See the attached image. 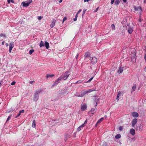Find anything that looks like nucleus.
<instances>
[{
    "label": "nucleus",
    "mask_w": 146,
    "mask_h": 146,
    "mask_svg": "<svg viewBox=\"0 0 146 146\" xmlns=\"http://www.w3.org/2000/svg\"><path fill=\"white\" fill-rule=\"evenodd\" d=\"M62 79H63V78L62 77H59L57 80H56L55 81L54 83L53 84L52 87H54L57 85L59 82V81Z\"/></svg>",
    "instance_id": "obj_1"
},
{
    "label": "nucleus",
    "mask_w": 146,
    "mask_h": 146,
    "mask_svg": "<svg viewBox=\"0 0 146 146\" xmlns=\"http://www.w3.org/2000/svg\"><path fill=\"white\" fill-rule=\"evenodd\" d=\"M32 2V0H29L27 1V2H23L22 4L23 6L26 7L28 6L29 4L31 3Z\"/></svg>",
    "instance_id": "obj_2"
},
{
    "label": "nucleus",
    "mask_w": 146,
    "mask_h": 146,
    "mask_svg": "<svg viewBox=\"0 0 146 146\" xmlns=\"http://www.w3.org/2000/svg\"><path fill=\"white\" fill-rule=\"evenodd\" d=\"M56 21V20L54 19H53L52 20L51 22V24L50 25V27L51 28H53L54 26Z\"/></svg>",
    "instance_id": "obj_3"
},
{
    "label": "nucleus",
    "mask_w": 146,
    "mask_h": 146,
    "mask_svg": "<svg viewBox=\"0 0 146 146\" xmlns=\"http://www.w3.org/2000/svg\"><path fill=\"white\" fill-rule=\"evenodd\" d=\"M87 108V106L86 104H82L81 108V110L82 111H84L85 110H86V109Z\"/></svg>",
    "instance_id": "obj_4"
},
{
    "label": "nucleus",
    "mask_w": 146,
    "mask_h": 146,
    "mask_svg": "<svg viewBox=\"0 0 146 146\" xmlns=\"http://www.w3.org/2000/svg\"><path fill=\"white\" fill-rule=\"evenodd\" d=\"M14 46V45L13 43H11L9 44V51L10 53H11L12 48Z\"/></svg>",
    "instance_id": "obj_5"
},
{
    "label": "nucleus",
    "mask_w": 146,
    "mask_h": 146,
    "mask_svg": "<svg viewBox=\"0 0 146 146\" xmlns=\"http://www.w3.org/2000/svg\"><path fill=\"white\" fill-rule=\"evenodd\" d=\"M97 58L95 57H93L92 58V59L91 60V62L92 64H94L97 62Z\"/></svg>",
    "instance_id": "obj_6"
},
{
    "label": "nucleus",
    "mask_w": 146,
    "mask_h": 146,
    "mask_svg": "<svg viewBox=\"0 0 146 146\" xmlns=\"http://www.w3.org/2000/svg\"><path fill=\"white\" fill-rule=\"evenodd\" d=\"M137 119L135 118L133 119L132 121V125L133 127H134L135 124L137 123Z\"/></svg>",
    "instance_id": "obj_7"
},
{
    "label": "nucleus",
    "mask_w": 146,
    "mask_h": 146,
    "mask_svg": "<svg viewBox=\"0 0 146 146\" xmlns=\"http://www.w3.org/2000/svg\"><path fill=\"white\" fill-rule=\"evenodd\" d=\"M122 34H124L125 33V31H126L127 30V27L126 26H123V27L122 28Z\"/></svg>",
    "instance_id": "obj_8"
},
{
    "label": "nucleus",
    "mask_w": 146,
    "mask_h": 146,
    "mask_svg": "<svg viewBox=\"0 0 146 146\" xmlns=\"http://www.w3.org/2000/svg\"><path fill=\"white\" fill-rule=\"evenodd\" d=\"M39 98V96L38 94H34V97L33 98V100L35 102L37 101Z\"/></svg>",
    "instance_id": "obj_9"
},
{
    "label": "nucleus",
    "mask_w": 146,
    "mask_h": 146,
    "mask_svg": "<svg viewBox=\"0 0 146 146\" xmlns=\"http://www.w3.org/2000/svg\"><path fill=\"white\" fill-rule=\"evenodd\" d=\"M132 115L134 117H138L139 114L136 112H133L132 113Z\"/></svg>",
    "instance_id": "obj_10"
},
{
    "label": "nucleus",
    "mask_w": 146,
    "mask_h": 146,
    "mask_svg": "<svg viewBox=\"0 0 146 146\" xmlns=\"http://www.w3.org/2000/svg\"><path fill=\"white\" fill-rule=\"evenodd\" d=\"M130 132L133 135H134L135 134V130L134 129L132 128L130 130Z\"/></svg>",
    "instance_id": "obj_11"
},
{
    "label": "nucleus",
    "mask_w": 146,
    "mask_h": 146,
    "mask_svg": "<svg viewBox=\"0 0 146 146\" xmlns=\"http://www.w3.org/2000/svg\"><path fill=\"white\" fill-rule=\"evenodd\" d=\"M123 67H120L118 70V72L119 73H122L123 71Z\"/></svg>",
    "instance_id": "obj_12"
},
{
    "label": "nucleus",
    "mask_w": 146,
    "mask_h": 146,
    "mask_svg": "<svg viewBox=\"0 0 146 146\" xmlns=\"http://www.w3.org/2000/svg\"><path fill=\"white\" fill-rule=\"evenodd\" d=\"M44 45L46 49H48L49 48V44L48 42L47 41H46L45 42Z\"/></svg>",
    "instance_id": "obj_13"
},
{
    "label": "nucleus",
    "mask_w": 146,
    "mask_h": 146,
    "mask_svg": "<svg viewBox=\"0 0 146 146\" xmlns=\"http://www.w3.org/2000/svg\"><path fill=\"white\" fill-rule=\"evenodd\" d=\"M128 31L129 34H131L133 31V29L132 28L129 27L128 29Z\"/></svg>",
    "instance_id": "obj_14"
},
{
    "label": "nucleus",
    "mask_w": 146,
    "mask_h": 146,
    "mask_svg": "<svg viewBox=\"0 0 146 146\" xmlns=\"http://www.w3.org/2000/svg\"><path fill=\"white\" fill-rule=\"evenodd\" d=\"M121 94V93L120 92H119L118 94L117 95V97L116 98V99L117 100V101L119 100V97L120 96Z\"/></svg>",
    "instance_id": "obj_15"
},
{
    "label": "nucleus",
    "mask_w": 146,
    "mask_h": 146,
    "mask_svg": "<svg viewBox=\"0 0 146 146\" xmlns=\"http://www.w3.org/2000/svg\"><path fill=\"white\" fill-rule=\"evenodd\" d=\"M65 76H64V78H65L66 77V78L65 79H66V78L68 77L69 76V75L70 74V72L69 71L66 72H65Z\"/></svg>",
    "instance_id": "obj_16"
},
{
    "label": "nucleus",
    "mask_w": 146,
    "mask_h": 146,
    "mask_svg": "<svg viewBox=\"0 0 146 146\" xmlns=\"http://www.w3.org/2000/svg\"><path fill=\"white\" fill-rule=\"evenodd\" d=\"M104 119L103 117L101 118L97 122V123L96 125V126H97L98 124L100 123L102 121H103Z\"/></svg>",
    "instance_id": "obj_17"
},
{
    "label": "nucleus",
    "mask_w": 146,
    "mask_h": 146,
    "mask_svg": "<svg viewBox=\"0 0 146 146\" xmlns=\"http://www.w3.org/2000/svg\"><path fill=\"white\" fill-rule=\"evenodd\" d=\"M40 47H41L44 46V43L42 41H41L40 44L39 45Z\"/></svg>",
    "instance_id": "obj_18"
},
{
    "label": "nucleus",
    "mask_w": 146,
    "mask_h": 146,
    "mask_svg": "<svg viewBox=\"0 0 146 146\" xmlns=\"http://www.w3.org/2000/svg\"><path fill=\"white\" fill-rule=\"evenodd\" d=\"M94 91V90H91V89H90L88 90H87L85 91L84 92L85 94H86L87 93L90 92L92 91Z\"/></svg>",
    "instance_id": "obj_19"
},
{
    "label": "nucleus",
    "mask_w": 146,
    "mask_h": 146,
    "mask_svg": "<svg viewBox=\"0 0 146 146\" xmlns=\"http://www.w3.org/2000/svg\"><path fill=\"white\" fill-rule=\"evenodd\" d=\"M84 56L86 58L89 57L90 56V54L89 52H86Z\"/></svg>",
    "instance_id": "obj_20"
},
{
    "label": "nucleus",
    "mask_w": 146,
    "mask_h": 146,
    "mask_svg": "<svg viewBox=\"0 0 146 146\" xmlns=\"http://www.w3.org/2000/svg\"><path fill=\"white\" fill-rule=\"evenodd\" d=\"M32 126L33 128H35L36 127V122L35 120L33 121Z\"/></svg>",
    "instance_id": "obj_21"
},
{
    "label": "nucleus",
    "mask_w": 146,
    "mask_h": 146,
    "mask_svg": "<svg viewBox=\"0 0 146 146\" xmlns=\"http://www.w3.org/2000/svg\"><path fill=\"white\" fill-rule=\"evenodd\" d=\"M42 90L41 89H39L37 90H36V92H35V94H38L42 92Z\"/></svg>",
    "instance_id": "obj_22"
},
{
    "label": "nucleus",
    "mask_w": 146,
    "mask_h": 146,
    "mask_svg": "<svg viewBox=\"0 0 146 146\" xmlns=\"http://www.w3.org/2000/svg\"><path fill=\"white\" fill-rule=\"evenodd\" d=\"M121 137V135L119 134L116 135L115 136V137L116 139L119 138Z\"/></svg>",
    "instance_id": "obj_23"
},
{
    "label": "nucleus",
    "mask_w": 146,
    "mask_h": 146,
    "mask_svg": "<svg viewBox=\"0 0 146 146\" xmlns=\"http://www.w3.org/2000/svg\"><path fill=\"white\" fill-rule=\"evenodd\" d=\"M54 76V74L50 75V74H47L46 76V78H48L49 77H53Z\"/></svg>",
    "instance_id": "obj_24"
},
{
    "label": "nucleus",
    "mask_w": 146,
    "mask_h": 146,
    "mask_svg": "<svg viewBox=\"0 0 146 146\" xmlns=\"http://www.w3.org/2000/svg\"><path fill=\"white\" fill-rule=\"evenodd\" d=\"M136 86L135 85H133V86L132 89V92H133L135 90L136 88Z\"/></svg>",
    "instance_id": "obj_25"
},
{
    "label": "nucleus",
    "mask_w": 146,
    "mask_h": 146,
    "mask_svg": "<svg viewBox=\"0 0 146 146\" xmlns=\"http://www.w3.org/2000/svg\"><path fill=\"white\" fill-rule=\"evenodd\" d=\"M120 0H115V3L116 5H118L120 3Z\"/></svg>",
    "instance_id": "obj_26"
},
{
    "label": "nucleus",
    "mask_w": 146,
    "mask_h": 146,
    "mask_svg": "<svg viewBox=\"0 0 146 146\" xmlns=\"http://www.w3.org/2000/svg\"><path fill=\"white\" fill-rule=\"evenodd\" d=\"M101 145L102 146H106L107 145V144L106 142H103L101 143Z\"/></svg>",
    "instance_id": "obj_27"
},
{
    "label": "nucleus",
    "mask_w": 146,
    "mask_h": 146,
    "mask_svg": "<svg viewBox=\"0 0 146 146\" xmlns=\"http://www.w3.org/2000/svg\"><path fill=\"white\" fill-rule=\"evenodd\" d=\"M34 50L33 49H32L30 50L29 51V54H31L33 52H34Z\"/></svg>",
    "instance_id": "obj_28"
},
{
    "label": "nucleus",
    "mask_w": 146,
    "mask_h": 146,
    "mask_svg": "<svg viewBox=\"0 0 146 146\" xmlns=\"http://www.w3.org/2000/svg\"><path fill=\"white\" fill-rule=\"evenodd\" d=\"M111 27L113 30H115V26L114 24H112L111 25Z\"/></svg>",
    "instance_id": "obj_29"
},
{
    "label": "nucleus",
    "mask_w": 146,
    "mask_h": 146,
    "mask_svg": "<svg viewBox=\"0 0 146 146\" xmlns=\"http://www.w3.org/2000/svg\"><path fill=\"white\" fill-rule=\"evenodd\" d=\"M7 1L8 3H9L10 2L12 3H14V1L13 0H7Z\"/></svg>",
    "instance_id": "obj_30"
},
{
    "label": "nucleus",
    "mask_w": 146,
    "mask_h": 146,
    "mask_svg": "<svg viewBox=\"0 0 146 146\" xmlns=\"http://www.w3.org/2000/svg\"><path fill=\"white\" fill-rule=\"evenodd\" d=\"M93 77L91 78L88 80L86 82L88 83L90 82L93 79Z\"/></svg>",
    "instance_id": "obj_31"
},
{
    "label": "nucleus",
    "mask_w": 146,
    "mask_h": 146,
    "mask_svg": "<svg viewBox=\"0 0 146 146\" xmlns=\"http://www.w3.org/2000/svg\"><path fill=\"white\" fill-rule=\"evenodd\" d=\"M99 100V99H96V98H95V99L94 100V101L95 102H96V106L97 105V102Z\"/></svg>",
    "instance_id": "obj_32"
},
{
    "label": "nucleus",
    "mask_w": 146,
    "mask_h": 146,
    "mask_svg": "<svg viewBox=\"0 0 146 146\" xmlns=\"http://www.w3.org/2000/svg\"><path fill=\"white\" fill-rule=\"evenodd\" d=\"M123 129V127H122V126H120V127H119V130H120V131H122V129Z\"/></svg>",
    "instance_id": "obj_33"
},
{
    "label": "nucleus",
    "mask_w": 146,
    "mask_h": 146,
    "mask_svg": "<svg viewBox=\"0 0 146 146\" xmlns=\"http://www.w3.org/2000/svg\"><path fill=\"white\" fill-rule=\"evenodd\" d=\"M2 36H3V37H5L6 36H5V35L3 34H1L0 35V37H2Z\"/></svg>",
    "instance_id": "obj_34"
},
{
    "label": "nucleus",
    "mask_w": 146,
    "mask_h": 146,
    "mask_svg": "<svg viewBox=\"0 0 146 146\" xmlns=\"http://www.w3.org/2000/svg\"><path fill=\"white\" fill-rule=\"evenodd\" d=\"M16 83V82L14 81H13V82H12L11 84V85H14Z\"/></svg>",
    "instance_id": "obj_35"
},
{
    "label": "nucleus",
    "mask_w": 146,
    "mask_h": 146,
    "mask_svg": "<svg viewBox=\"0 0 146 146\" xmlns=\"http://www.w3.org/2000/svg\"><path fill=\"white\" fill-rule=\"evenodd\" d=\"M24 112V110H20L19 111V113L21 114V113H23Z\"/></svg>",
    "instance_id": "obj_36"
},
{
    "label": "nucleus",
    "mask_w": 146,
    "mask_h": 146,
    "mask_svg": "<svg viewBox=\"0 0 146 146\" xmlns=\"http://www.w3.org/2000/svg\"><path fill=\"white\" fill-rule=\"evenodd\" d=\"M82 82V81L81 80H79L78 81H77L76 83V84H78V83H81Z\"/></svg>",
    "instance_id": "obj_37"
},
{
    "label": "nucleus",
    "mask_w": 146,
    "mask_h": 146,
    "mask_svg": "<svg viewBox=\"0 0 146 146\" xmlns=\"http://www.w3.org/2000/svg\"><path fill=\"white\" fill-rule=\"evenodd\" d=\"M11 117V115H10V116H8V117L7 119L6 120V122H7L9 120V119Z\"/></svg>",
    "instance_id": "obj_38"
},
{
    "label": "nucleus",
    "mask_w": 146,
    "mask_h": 146,
    "mask_svg": "<svg viewBox=\"0 0 146 146\" xmlns=\"http://www.w3.org/2000/svg\"><path fill=\"white\" fill-rule=\"evenodd\" d=\"M35 82V81L34 80L30 81L29 82L31 84H33Z\"/></svg>",
    "instance_id": "obj_39"
},
{
    "label": "nucleus",
    "mask_w": 146,
    "mask_h": 146,
    "mask_svg": "<svg viewBox=\"0 0 146 146\" xmlns=\"http://www.w3.org/2000/svg\"><path fill=\"white\" fill-rule=\"evenodd\" d=\"M42 18V17H41V16H38V19L39 20H40Z\"/></svg>",
    "instance_id": "obj_40"
},
{
    "label": "nucleus",
    "mask_w": 146,
    "mask_h": 146,
    "mask_svg": "<svg viewBox=\"0 0 146 146\" xmlns=\"http://www.w3.org/2000/svg\"><path fill=\"white\" fill-rule=\"evenodd\" d=\"M115 1V0H111V3L112 4L113 3L114 1Z\"/></svg>",
    "instance_id": "obj_41"
},
{
    "label": "nucleus",
    "mask_w": 146,
    "mask_h": 146,
    "mask_svg": "<svg viewBox=\"0 0 146 146\" xmlns=\"http://www.w3.org/2000/svg\"><path fill=\"white\" fill-rule=\"evenodd\" d=\"M21 115V113H20L19 112L18 114L16 116V117H15L16 118H17L18 117H19L20 115Z\"/></svg>",
    "instance_id": "obj_42"
},
{
    "label": "nucleus",
    "mask_w": 146,
    "mask_h": 146,
    "mask_svg": "<svg viewBox=\"0 0 146 146\" xmlns=\"http://www.w3.org/2000/svg\"><path fill=\"white\" fill-rule=\"evenodd\" d=\"M81 128L79 127H78V129H77V131H80L81 130Z\"/></svg>",
    "instance_id": "obj_43"
},
{
    "label": "nucleus",
    "mask_w": 146,
    "mask_h": 146,
    "mask_svg": "<svg viewBox=\"0 0 146 146\" xmlns=\"http://www.w3.org/2000/svg\"><path fill=\"white\" fill-rule=\"evenodd\" d=\"M84 126V124H82L80 126V127L81 128L82 127H83Z\"/></svg>",
    "instance_id": "obj_44"
},
{
    "label": "nucleus",
    "mask_w": 146,
    "mask_h": 146,
    "mask_svg": "<svg viewBox=\"0 0 146 146\" xmlns=\"http://www.w3.org/2000/svg\"><path fill=\"white\" fill-rule=\"evenodd\" d=\"M87 123V120H86L84 122V123L83 124H84V126H85V125Z\"/></svg>",
    "instance_id": "obj_45"
},
{
    "label": "nucleus",
    "mask_w": 146,
    "mask_h": 146,
    "mask_svg": "<svg viewBox=\"0 0 146 146\" xmlns=\"http://www.w3.org/2000/svg\"><path fill=\"white\" fill-rule=\"evenodd\" d=\"M94 108H92L91 109L90 111H91V112H92V111L93 112L94 111Z\"/></svg>",
    "instance_id": "obj_46"
},
{
    "label": "nucleus",
    "mask_w": 146,
    "mask_h": 146,
    "mask_svg": "<svg viewBox=\"0 0 146 146\" xmlns=\"http://www.w3.org/2000/svg\"><path fill=\"white\" fill-rule=\"evenodd\" d=\"M73 20L74 21H76L77 20V18L75 17L73 19Z\"/></svg>",
    "instance_id": "obj_47"
},
{
    "label": "nucleus",
    "mask_w": 146,
    "mask_h": 146,
    "mask_svg": "<svg viewBox=\"0 0 146 146\" xmlns=\"http://www.w3.org/2000/svg\"><path fill=\"white\" fill-rule=\"evenodd\" d=\"M90 0H84V2H88V1H90Z\"/></svg>",
    "instance_id": "obj_48"
},
{
    "label": "nucleus",
    "mask_w": 146,
    "mask_h": 146,
    "mask_svg": "<svg viewBox=\"0 0 146 146\" xmlns=\"http://www.w3.org/2000/svg\"><path fill=\"white\" fill-rule=\"evenodd\" d=\"M85 11H86V10L83 11V13L82 14V15H83V14H84L85 13Z\"/></svg>",
    "instance_id": "obj_49"
},
{
    "label": "nucleus",
    "mask_w": 146,
    "mask_h": 146,
    "mask_svg": "<svg viewBox=\"0 0 146 146\" xmlns=\"http://www.w3.org/2000/svg\"><path fill=\"white\" fill-rule=\"evenodd\" d=\"M81 11V10H80L77 13V14H78L79 13H80Z\"/></svg>",
    "instance_id": "obj_50"
},
{
    "label": "nucleus",
    "mask_w": 146,
    "mask_h": 146,
    "mask_svg": "<svg viewBox=\"0 0 146 146\" xmlns=\"http://www.w3.org/2000/svg\"><path fill=\"white\" fill-rule=\"evenodd\" d=\"M4 42H5L4 41H3L2 43V44L3 45H4Z\"/></svg>",
    "instance_id": "obj_51"
},
{
    "label": "nucleus",
    "mask_w": 146,
    "mask_h": 146,
    "mask_svg": "<svg viewBox=\"0 0 146 146\" xmlns=\"http://www.w3.org/2000/svg\"><path fill=\"white\" fill-rule=\"evenodd\" d=\"M62 0H60L59 1V2L60 3H61L62 2Z\"/></svg>",
    "instance_id": "obj_52"
},
{
    "label": "nucleus",
    "mask_w": 146,
    "mask_h": 146,
    "mask_svg": "<svg viewBox=\"0 0 146 146\" xmlns=\"http://www.w3.org/2000/svg\"><path fill=\"white\" fill-rule=\"evenodd\" d=\"M123 1L125 2V3L126 2V1L127 0H123Z\"/></svg>",
    "instance_id": "obj_53"
},
{
    "label": "nucleus",
    "mask_w": 146,
    "mask_h": 146,
    "mask_svg": "<svg viewBox=\"0 0 146 146\" xmlns=\"http://www.w3.org/2000/svg\"><path fill=\"white\" fill-rule=\"evenodd\" d=\"M145 59L146 60V55L144 57Z\"/></svg>",
    "instance_id": "obj_54"
},
{
    "label": "nucleus",
    "mask_w": 146,
    "mask_h": 146,
    "mask_svg": "<svg viewBox=\"0 0 146 146\" xmlns=\"http://www.w3.org/2000/svg\"><path fill=\"white\" fill-rule=\"evenodd\" d=\"M144 71L146 72V66L145 67V68L144 69Z\"/></svg>",
    "instance_id": "obj_55"
},
{
    "label": "nucleus",
    "mask_w": 146,
    "mask_h": 146,
    "mask_svg": "<svg viewBox=\"0 0 146 146\" xmlns=\"http://www.w3.org/2000/svg\"><path fill=\"white\" fill-rule=\"evenodd\" d=\"M77 15H78V14H77H77H76V15L75 17H76V18H77V17H78Z\"/></svg>",
    "instance_id": "obj_56"
},
{
    "label": "nucleus",
    "mask_w": 146,
    "mask_h": 146,
    "mask_svg": "<svg viewBox=\"0 0 146 146\" xmlns=\"http://www.w3.org/2000/svg\"><path fill=\"white\" fill-rule=\"evenodd\" d=\"M78 55V54L77 55V56H76V58H77Z\"/></svg>",
    "instance_id": "obj_57"
},
{
    "label": "nucleus",
    "mask_w": 146,
    "mask_h": 146,
    "mask_svg": "<svg viewBox=\"0 0 146 146\" xmlns=\"http://www.w3.org/2000/svg\"><path fill=\"white\" fill-rule=\"evenodd\" d=\"M66 19V18L64 17V21Z\"/></svg>",
    "instance_id": "obj_58"
},
{
    "label": "nucleus",
    "mask_w": 146,
    "mask_h": 146,
    "mask_svg": "<svg viewBox=\"0 0 146 146\" xmlns=\"http://www.w3.org/2000/svg\"><path fill=\"white\" fill-rule=\"evenodd\" d=\"M64 22V18L62 19V22L63 23Z\"/></svg>",
    "instance_id": "obj_59"
},
{
    "label": "nucleus",
    "mask_w": 146,
    "mask_h": 146,
    "mask_svg": "<svg viewBox=\"0 0 146 146\" xmlns=\"http://www.w3.org/2000/svg\"><path fill=\"white\" fill-rule=\"evenodd\" d=\"M144 3H146V0H144Z\"/></svg>",
    "instance_id": "obj_60"
},
{
    "label": "nucleus",
    "mask_w": 146,
    "mask_h": 146,
    "mask_svg": "<svg viewBox=\"0 0 146 146\" xmlns=\"http://www.w3.org/2000/svg\"><path fill=\"white\" fill-rule=\"evenodd\" d=\"M97 11V10H96L95 11V12H96Z\"/></svg>",
    "instance_id": "obj_61"
},
{
    "label": "nucleus",
    "mask_w": 146,
    "mask_h": 146,
    "mask_svg": "<svg viewBox=\"0 0 146 146\" xmlns=\"http://www.w3.org/2000/svg\"><path fill=\"white\" fill-rule=\"evenodd\" d=\"M1 85V83L0 82V86Z\"/></svg>",
    "instance_id": "obj_62"
},
{
    "label": "nucleus",
    "mask_w": 146,
    "mask_h": 146,
    "mask_svg": "<svg viewBox=\"0 0 146 146\" xmlns=\"http://www.w3.org/2000/svg\"><path fill=\"white\" fill-rule=\"evenodd\" d=\"M99 8V7H98L96 9H98Z\"/></svg>",
    "instance_id": "obj_63"
},
{
    "label": "nucleus",
    "mask_w": 146,
    "mask_h": 146,
    "mask_svg": "<svg viewBox=\"0 0 146 146\" xmlns=\"http://www.w3.org/2000/svg\"><path fill=\"white\" fill-rule=\"evenodd\" d=\"M135 10L136 11H137L138 10L136 9V10Z\"/></svg>",
    "instance_id": "obj_64"
}]
</instances>
